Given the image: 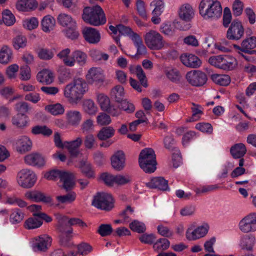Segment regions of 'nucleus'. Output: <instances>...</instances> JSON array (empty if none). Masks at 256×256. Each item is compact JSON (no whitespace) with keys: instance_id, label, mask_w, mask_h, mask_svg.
<instances>
[{"instance_id":"58836bf2","label":"nucleus","mask_w":256,"mask_h":256,"mask_svg":"<svg viewBox=\"0 0 256 256\" xmlns=\"http://www.w3.org/2000/svg\"><path fill=\"white\" fill-rule=\"evenodd\" d=\"M112 98L118 102L124 99V88L120 85L116 86L110 92Z\"/></svg>"},{"instance_id":"1a4fd4ad","label":"nucleus","mask_w":256,"mask_h":256,"mask_svg":"<svg viewBox=\"0 0 256 256\" xmlns=\"http://www.w3.org/2000/svg\"><path fill=\"white\" fill-rule=\"evenodd\" d=\"M186 78L190 84L194 86H202L208 80L207 76L204 72L197 70L188 72Z\"/></svg>"},{"instance_id":"b1692460","label":"nucleus","mask_w":256,"mask_h":256,"mask_svg":"<svg viewBox=\"0 0 256 256\" xmlns=\"http://www.w3.org/2000/svg\"><path fill=\"white\" fill-rule=\"evenodd\" d=\"M87 55L84 52L80 50L74 51L71 56V60L73 62L72 66L76 62L79 66H83L86 63Z\"/></svg>"},{"instance_id":"338daca9","label":"nucleus","mask_w":256,"mask_h":256,"mask_svg":"<svg viewBox=\"0 0 256 256\" xmlns=\"http://www.w3.org/2000/svg\"><path fill=\"white\" fill-rule=\"evenodd\" d=\"M30 109L29 104L24 102L16 103L14 106V110L18 112V114H25Z\"/></svg>"},{"instance_id":"49530a36","label":"nucleus","mask_w":256,"mask_h":256,"mask_svg":"<svg viewBox=\"0 0 256 256\" xmlns=\"http://www.w3.org/2000/svg\"><path fill=\"white\" fill-rule=\"evenodd\" d=\"M42 224V222L38 217L34 216L25 222V227L28 230L34 229L40 227Z\"/></svg>"},{"instance_id":"bb28decb","label":"nucleus","mask_w":256,"mask_h":256,"mask_svg":"<svg viewBox=\"0 0 256 256\" xmlns=\"http://www.w3.org/2000/svg\"><path fill=\"white\" fill-rule=\"evenodd\" d=\"M26 197L36 202H50L52 200L50 196H46L44 194L38 192H29L25 194Z\"/></svg>"},{"instance_id":"8fccbe9b","label":"nucleus","mask_w":256,"mask_h":256,"mask_svg":"<svg viewBox=\"0 0 256 256\" xmlns=\"http://www.w3.org/2000/svg\"><path fill=\"white\" fill-rule=\"evenodd\" d=\"M3 22L8 26H10L14 24L16 19L14 15L8 10H5L2 13Z\"/></svg>"},{"instance_id":"9d476101","label":"nucleus","mask_w":256,"mask_h":256,"mask_svg":"<svg viewBox=\"0 0 256 256\" xmlns=\"http://www.w3.org/2000/svg\"><path fill=\"white\" fill-rule=\"evenodd\" d=\"M88 82L96 86H102L105 80L104 71L100 68H90L86 76Z\"/></svg>"},{"instance_id":"ddd939ff","label":"nucleus","mask_w":256,"mask_h":256,"mask_svg":"<svg viewBox=\"0 0 256 256\" xmlns=\"http://www.w3.org/2000/svg\"><path fill=\"white\" fill-rule=\"evenodd\" d=\"M208 225L200 226L192 230L189 228L186 232V238L189 240H194L204 237L208 232Z\"/></svg>"},{"instance_id":"473e14b6","label":"nucleus","mask_w":256,"mask_h":256,"mask_svg":"<svg viewBox=\"0 0 256 256\" xmlns=\"http://www.w3.org/2000/svg\"><path fill=\"white\" fill-rule=\"evenodd\" d=\"M54 18L50 15L43 18L41 22L42 30L46 32H49L52 30L55 26Z\"/></svg>"},{"instance_id":"bf43d9fd","label":"nucleus","mask_w":256,"mask_h":256,"mask_svg":"<svg viewBox=\"0 0 256 256\" xmlns=\"http://www.w3.org/2000/svg\"><path fill=\"white\" fill-rule=\"evenodd\" d=\"M130 228L134 232L143 233L146 231L145 224L138 220H134L129 224Z\"/></svg>"},{"instance_id":"3c124183","label":"nucleus","mask_w":256,"mask_h":256,"mask_svg":"<svg viewBox=\"0 0 256 256\" xmlns=\"http://www.w3.org/2000/svg\"><path fill=\"white\" fill-rule=\"evenodd\" d=\"M80 168L82 172L88 178L94 177V172L90 163L82 161L80 162Z\"/></svg>"},{"instance_id":"6e6d98bb","label":"nucleus","mask_w":256,"mask_h":256,"mask_svg":"<svg viewBox=\"0 0 256 256\" xmlns=\"http://www.w3.org/2000/svg\"><path fill=\"white\" fill-rule=\"evenodd\" d=\"M24 218V214L19 209L14 210L10 214V220L13 224L20 223Z\"/></svg>"},{"instance_id":"79ce46f5","label":"nucleus","mask_w":256,"mask_h":256,"mask_svg":"<svg viewBox=\"0 0 256 256\" xmlns=\"http://www.w3.org/2000/svg\"><path fill=\"white\" fill-rule=\"evenodd\" d=\"M166 74L167 78L174 83H179L182 78V76L179 70L176 68H170L166 70Z\"/></svg>"},{"instance_id":"c85d7f7f","label":"nucleus","mask_w":256,"mask_h":256,"mask_svg":"<svg viewBox=\"0 0 256 256\" xmlns=\"http://www.w3.org/2000/svg\"><path fill=\"white\" fill-rule=\"evenodd\" d=\"M230 152L232 157L234 158H242L246 152L245 145L242 143H238L232 146Z\"/></svg>"},{"instance_id":"f3484780","label":"nucleus","mask_w":256,"mask_h":256,"mask_svg":"<svg viewBox=\"0 0 256 256\" xmlns=\"http://www.w3.org/2000/svg\"><path fill=\"white\" fill-rule=\"evenodd\" d=\"M82 142V138L78 137L75 140L65 142V148H66L72 157H76L80 154L79 148Z\"/></svg>"},{"instance_id":"c03bdc74","label":"nucleus","mask_w":256,"mask_h":256,"mask_svg":"<svg viewBox=\"0 0 256 256\" xmlns=\"http://www.w3.org/2000/svg\"><path fill=\"white\" fill-rule=\"evenodd\" d=\"M170 245V242L168 239L161 238L154 243L153 248L155 251L160 252L168 249Z\"/></svg>"},{"instance_id":"c756f323","label":"nucleus","mask_w":256,"mask_h":256,"mask_svg":"<svg viewBox=\"0 0 256 256\" xmlns=\"http://www.w3.org/2000/svg\"><path fill=\"white\" fill-rule=\"evenodd\" d=\"M16 144L18 151L24 153L30 150L32 142L28 136H23L18 140Z\"/></svg>"},{"instance_id":"13d9d810","label":"nucleus","mask_w":256,"mask_h":256,"mask_svg":"<svg viewBox=\"0 0 256 256\" xmlns=\"http://www.w3.org/2000/svg\"><path fill=\"white\" fill-rule=\"evenodd\" d=\"M150 6H154L152 14L154 16H160L164 8V2L161 0H156L152 1L150 4Z\"/></svg>"},{"instance_id":"f257e3e1","label":"nucleus","mask_w":256,"mask_h":256,"mask_svg":"<svg viewBox=\"0 0 256 256\" xmlns=\"http://www.w3.org/2000/svg\"><path fill=\"white\" fill-rule=\"evenodd\" d=\"M88 89V84L84 79L75 78L66 86L64 96L70 102H77L82 99Z\"/></svg>"},{"instance_id":"0eeeda50","label":"nucleus","mask_w":256,"mask_h":256,"mask_svg":"<svg viewBox=\"0 0 256 256\" xmlns=\"http://www.w3.org/2000/svg\"><path fill=\"white\" fill-rule=\"evenodd\" d=\"M36 180L35 174L28 169H23L20 171L16 176V181L22 188H29L34 184Z\"/></svg>"},{"instance_id":"a878e982","label":"nucleus","mask_w":256,"mask_h":256,"mask_svg":"<svg viewBox=\"0 0 256 256\" xmlns=\"http://www.w3.org/2000/svg\"><path fill=\"white\" fill-rule=\"evenodd\" d=\"M12 51L10 48L4 45L0 50V63L7 64L12 59Z\"/></svg>"},{"instance_id":"72a5a7b5","label":"nucleus","mask_w":256,"mask_h":256,"mask_svg":"<svg viewBox=\"0 0 256 256\" xmlns=\"http://www.w3.org/2000/svg\"><path fill=\"white\" fill-rule=\"evenodd\" d=\"M12 121V124L18 128H24L28 125V117L26 114H18Z\"/></svg>"},{"instance_id":"052dcab7","label":"nucleus","mask_w":256,"mask_h":256,"mask_svg":"<svg viewBox=\"0 0 256 256\" xmlns=\"http://www.w3.org/2000/svg\"><path fill=\"white\" fill-rule=\"evenodd\" d=\"M38 54V58L43 60H50L54 56V52L52 50L46 48H40L39 49Z\"/></svg>"},{"instance_id":"f704fd0d","label":"nucleus","mask_w":256,"mask_h":256,"mask_svg":"<svg viewBox=\"0 0 256 256\" xmlns=\"http://www.w3.org/2000/svg\"><path fill=\"white\" fill-rule=\"evenodd\" d=\"M255 241V238L253 236H244L240 240V247L242 250H251L254 244Z\"/></svg>"},{"instance_id":"a19ab883","label":"nucleus","mask_w":256,"mask_h":256,"mask_svg":"<svg viewBox=\"0 0 256 256\" xmlns=\"http://www.w3.org/2000/svg\"><path fill=\"white\" fill-rule=\"evenodd\" d=\"M32 133L34 135L42 134L44 136H50L52 131L46 126H36L32 128Z\"/></svg>"},{"instance_id":"4468645a","label":"nucleus","mask_w":256,"mask_h":256,"mask_svg":"<svg viewBox=\"0 0 256 256\" xmlns=\"http://www.w3.org/2000/svg\"><path fill=\"white\" fill-rule=\"evenodd\" d=\"M85 40L90 44H97L100 41V35L96 28L86 27L82 30Z\"/></svg>"},{"instance_id":"a211bd4d","label":"nucleus","mask_w":256,"mask_h":256,"mask_svg":"<svg viewBox=\"0 0 256 256\" xmlns=\"http://www.w3.org/2000/svg\"><path fill=\"white\" fill-rule=\"evenodd\" d=\"M194 10L188 4L182 5L178 11V16L180 18L185 22H189L194 18Z\"/></svg>"},{"instance_id":"c9c22d12","label":"nucleus","mask_w":256,"mask_h":256,"mask_svg":"<svg viewBox=\"0 0 256 256\" xmlns=\"http://www.w3.org/2000/svg\"><path fill=\"white\" fill-rule=\"evenodd\" d=\"M58 22L63 26H75L76 21L68 14H60L58 17Z\"/></svg>"},{"instance_id":"4c0bfd02","label":"nucleus","mask_w":256,"mask_h":256,"mask_svg":"<svg viewBox=\"0 0 256 256\" xmlns=\"http://www.w3.org/2000/svg\"><path fill=\"white\" fill-rule=\"evenodd\" d=\"M132 41L136 48V55H143L146 54V48L142 40L139 35H136L133 36Z\"/></svg>"},{"instance_id":"ea45409f","label":"nucleus","mask_w":256,"mask_h":256,"mask_svg":"<svg viewBox=\"0 0 256 256\" xmlns=\"http://www.w3.org/2000/svg\"><path fill=\"white\" fill-rule=\"evenodd\" d=\"M114 129L112 126L102 128L98 134V138L100 140H106L114 136Z\"/></svg>"},{"instance_id":"aec40b11","label":"nucleus","mask_w":256,"mask_h":256,"mask_svg":"<svg viewBox=\"0 0 256 256\" xmlns=\"http://www.w3.org/2000/svg\"><path fill=\"white\" fill-rule=\"evenodd\" d=\"M25 162L30 165L38 166H43L45 164V160L42 154L32 153L24 157Z\"/></svg>"},{"instance_id":"39448f33","label":"nucleus","mask_w":256,"mask_h":256,"mask_svg":"<svg viewBox=\"0 0 256 256\" xmlns=\"http://www.w3.org/2000/svg\"><path fill=\"white\" fill-rule=\"evenodd\" d=\"M92 205L97 208L108 212L114 208V200L110 194L98 192L94 196Z\"/></svg>"},{"instance_id":"6e6552de","label":"nucleus","mask_w":256,"mask_h":256,"mask_svg":"<svg viewBox=\"0 0 256 256\" xmlns=\"http://www.w3.org/2000/svg\"><path fill=\"white\" fill-rule=\"evenodd\" d=\"M244 35V28L242 22L238 20H234L227 30L226 37L231 40H238Z\"/></svg>"},{"instance_id":"e2e57ef3","label":"nucleus","mask_w":256,"mask_h":256,"mask_svg":"<svg viewBox=\"0 0 256 256\" xmlns=\"http://www.w3.org/2000/svg\"><path fill=\"white\" fill-rule=\"evenodd\" d=\"M112 230V228L110 224H102L99 226L97 232L102 236H106L111 234Z\"/></svg>"},{"instance_id":"2f4dec72","label":"nucleus","mask_w":256,"mask_h":256,"mask_svg":"<svg viewBox=\"0 0 256 256\" xmlns=\"http://www.w3.org/2000/svg\"><path fill=\"white\" fill-rule=\"evenodd\" d=\"M256 47V38L252 36L248 38H246L242 42L241 50L243 52L252 54L254 50H251Z\"/></svg>"},{"instance_id":"20e7f679","label":"nucleus","mask_w":256,"mask_h":256,"mask_svg":"<svg viewBox=\"0 0 256 256\" xmlns=\"http://www.w3.org/2000/svg\"><path fill=\"white\" fill-rule=\"evenodd\" d=\"M44 178L50 180H56L59 178L63 184L62 188L66 191L71 190L74 186V176L69 172L53 170L46 172Z\"/></svg>"},{"instance_id":"f8f14e48","label":"nucleus","mask_w":256,"mask_h":256,"mask_svg":"<svg viewBox=\"0 0 256 256\" xmlns=\"http://www.w3.org/2000/svg\"><path fill=\"white\" fill-rule=\"evenodd\" d=\"M240 229L244 232L256 230V214H250L243 218L239 224Z\"/></svg>"},{"instance_id":"7c9ffc66","label":"nucleus","mask_w":256,"mask_h":256,"mask_svg":"<svg viewBox=\"0 0 256 256\" xmlns=\"http://www.w3.org/2000/svg\"><path fill=\"white\" fill-rule=\"evenodd\" d=\"M68 217L66 216H60L58 218V230L62 234H70L72 232V228L67 222Z\"/></svg>"},{"instance_id":"423d86ee","label":"nucleus","mask_w":256,"mask_h":256,"mask_svg":"<svg viewBox=\"0 0 256 256\" xmlns=\"http://www.w3.org/2000/svg\"><path fill=\"white\" fill-rule=\"evenodd\" d=\"M144 41L150 50H160L164 44L162 36L158 32L150 30L144 36Z\"/></svg>"},{"instance_id":"7ed1b4c3","label":"nucleus","mask_w":256,"mask_h":256,"mask_svg":"<svg viewBox=\"0 0 256 256\" xmlns=\"http://www.w3.org/2000/svg\"><path fill=\"white\" fill-rule=\"evenodd\" d=\"M82 18L85 22L94 26L103 25L106 22L104 11L98 5L84 8Z\"/></svg>"},{"instance_id":"864d4df0","label":"nucleus","mask_w":256,"mask_h":256,"mask_svg":"<svg viewBox=\"0 0 256 256\" xmlns=\"http://www.w3.org/2000/svg\"><path fill=\"white\" fill-rule=\"evenodd\" d=\"M76 198V194L70 192L66 195L59 196L56 197L57 200L62 204H70L74 202Z\"/></svg>"},{"instance_id":"774afa93","label":"nucleus","mask_w":256,"mask_h":256,"mask_svg":"<svg viewBox=\"0 0 256 256\" xmlns=\"http://www.w3.org/2000/svg\"><path fill=\"white\" fill-rule=\"evenodd\" d=\"M136 76L138 78L140 82V84L144 88H146L148 86L147 80L146 79V76L145 74L142 70L140 66H137L136 68Z\"/></svg>"},{"instance_id":"f03ea898","label":"nucleus","mask_w":256,"mask_h":256,"mask_svg":"<svg viewBox=\"0 0 256 256\" xmlns=\"http://www.w3.org/2000/svg\"><path fill=\"white\" fill-rule=\"evenodd\" d=\"M199 12L204 19L217 20L222 14V6L218 0H202Z\"/></svg>"},{"instance_id":"9b49d317","label":"nucleus","mask_w":256,"mask_h":256,"mask_svg":"<svg viewBox=\"0 0 256 256\" xmlns=\"http://www.w3.org/2000/svg\"><path fill=\"white\" fill-rule=\"evenodd\" d=\"M52 238L46 234H42L36 237L32 244V248L34 252H46L52 244Z\"/></svg>"},{"instance_id":"603ef678","label":"nucleus","mask_w":256,"mask_h":256,"mask_svg":"<svg viewBox=\"0 0 256 256\" xmlns=\"http://www.w3.org/2000/svg\"><path fill=\"white\" fill-rule=\"evenodd\" d=\"M45 110L53 115H58L64 112V108L60 104L46 106Z\"/></svg>"},{"instance_id":"0e129e2a","label":"nucleus","mask_w":256,"mask_h":256,"mask_svg":"<svg viewBox=\"0 0 256 256\" xmlns=\"http://www.w3.org/2000/svg\"><path fill=\"white\" fill-rule=\"evenodd\" d=\"M140 168L146 173L154 172L156 170V161L154 162H139Z\"/></svg>"},{"instance_id":"6ab92c4d","label":"nucleus","mask_w":256,"mask_h":256,"mask_svg":"<svg viewBox=\"0 0 256 256\" xmlns=\"http://www.w3.org/2000/svg\"><path fill=\"white\" fill-rule=\"evenodd\" d=\"M180 60L184 65L192 68H198L202 64L200 60L196 56L192 54L188 56L182 55L180 57Z\"/></svg>"},{"instance_id":"4d7b16f0","label":"nucleus","mask_w":256,"mask_h":256,"mask_svg":"<svg viewBox=\"0 0 256 256\" xmlns=\"http://www.w3.org/2000/svg\"><path fill=\"white\" fill-rule=\"evenodd\" d=\"M97 100L102 110H107L110 105V100L108 96L103 94H99L97 95Z\"/></svg>"},{"instance_id":"e433bc0d","label":"nucleus","mask_w":256,"mask_h":256,"mask_svg":"<svg viewBox=\"0 0 256 256\" xmlns=\"http://www.w3.org/2000/svg\"><path fill=\"white\" fill-rule=\"evenodd\" d=\"M211 79L216 84L222 86H226L230 82V76L226 74H213Z\"/></svg>"},{"instance_id":"5fc2aeb1","label":"nucleus","mask_w":256,"mask_h":256,"mask_svg":"<svg viewBox=\"0 0 256 256\" xmlns=\"http://www.w3.org/2000/svg\"><path fill=\"white\" fill-rule=\"evenodd\" d=\"M118 32L121 35L128 36L132 40L133 36L138 34L132 31L131 28L123 24H118Z\"/></svg>"},{"instance_id":"5701e85b","label":"nucleus","mask_w":256,"mask_h":256,"mask_svg":"<svg viewBox=\"0 0 256 256\" xmlns=\"http://www.w3.org/2000/svg\"><path fill=\"white\" fill-rule=\"evenodd\" d=\"M66 115L68 124L72 126H78L82 118V114L78 110H69L66 112Z\"/></svg>"},{"instance_id":"412c9836","label":"nucleus","mask_w":256,"mask_h":256,"mask_svg":"<svg viewBox=\"0 0 256 256\" xmlns=\"http://www.w3.org/2000/svg\"><path fill=\"white\" fill-rule=\"evenodd\" d=\"M156 161V156L154 151L151 148H146L142 150L139 155L138 162H154Z\"/></svg>"},{"instance_id":"de8ad7c7","label":"nucleus","mask_w":256,"mask_h":256,"mask_svg":"<svg viewBox=\"0 0 256 256\" xmlns=\"http://www.w3.org/2000/svg\"><path fill=\"white\" fill-rule=\"evenodd\" d=\"M83 108L84 112L90 115H94L97 112V107L91 100H86L84 102Z\"/></svg>"},{"instance_id":"393cba45","label":"nucleus","mask_w":256,"mask_h":256,"mask_svg":"<svg viewBox=\"0 0 256 256\" xmlns=\"http://www.w3.org/2000/svg\"><path fill=\"white\" fill-rule=\"evenodd\" d=\"M36 79L41 83L50 84L54 81V75L51 71L44 69L38 72Z\"/></svg>"},{"instance_id":"dca6fc26","label":"nucleus","mask_w":256,"mask_h":256,"mask_svg":"<svg viewBox=\"0 0 256 256\" xmlns=\"http://www.w3.org/2000/svg\"><path fill=\"white\" fill-rule=\"evenodd\" d=\"M146 186L150 188H158L163 191L169 190L168 180L160 176L153 178L146 183Z\"/></svg>"},{"instance_id":"09e8293b","label":"nucleus","mask_w":256,"mask_h":256,"mask_svg":"<svg viewBox=\"0 0 256 256\" xmlns=\"http://www.w3.org/2000/svg\"><path fill=\"white\" fill-rule=\"evenodd\" d=\"M160 31L162 33L168 36H173L176 32L175 26L170 22L162 24L160 27Z\"/></svg>"},{"instance_id":"cd10ccee","label":"nucleus","mask_w":256,"mask_h":256,"mask_svg":"<svg viewBox=\"0 0 256 256\" xmlns=\"http://www.w3.org/2000/svg\"><path fill=\"white\" fill-rule=\"evenodd\" d=\"M236 65V59L229 56H222L220 69L224 70H232Z\"/></svg>"},{"instance_id":"a18cd8bd","label":"nucleus","mask_w":256,"mask_h":256,"mask_svg":"<svg viewBox=\"0 0 256 256\" xmlns=\"http://www.w3.org/2000/svg\"><path fill=\"white\" fill-rule=\"evenodd\" d=\"M192 106L191 108V110L192 114V116L187 120V122H192L198 120L200 118V116L203 114L201 106L196 104L194 102H192Z\"/></svg>"},{"instance_id":"4be33fe9","label":"nucleus","mask_w":256,"mask_h":256,"mask_svg":"<svg viewBox=\"0 0 256 256\" xmlns=\"http://www.w3.org/2000/svg\"><path fill=\"white\" fill-rule=\"evenodd\" d=\"M38 3L35 0H18L16 4V8L20 11H29L37 8Z\"/></svg>"},{"instance_id":"69168bd1","label":"nucleus","mask_w":256,"mask_h":256,"mask_svg":"<svg viewBox=\"0 0 256 256\" xmlns=\"http://www.w3.org/2000/svg\"><path fill=\"white\" fill-rule=\"evenodd\" d=\"M111 122L110 116L104 112H100L96 118V122L100 126L108 125Z\"/></svg>"},{"instance_id":"37998d69","label":"nucleus","mask_w":256,"mask_h":256,"mask_svg":"<svg viewBox=\"0 0 256 256\" xmlns=\"http://www.w3.org/2000/svg\"><path fill=\"white\" fill-rule=\"evenodd\" d=\"M70 52V50L68 48H66L58 52L57 54V56L62 60L66 66L72 67L73 62L71 60V57L68 58Z\"/></svg>"},{"instance_id":"2eb2a0df","label":"nucleus","mask_w":256,"mask_h":256,"mask_svg":"<svg viewBox=\"0 0 256 256\" xmlns=\"http://www.w3.org/2000/svg\"><path fill=\"white\" fill-rule=\"evenodd\" d=\"M125 154L123 151L118 150L112 156V168L116 170H121L125 166Z\"/></svg>"},{"instance_id":"680f3d73","label":"nucleus","mask_w":256,"mask_h":256,"mask_svg":"<svg viewBox=\"0 0 256 256\" xmlns=\"http://www.w3.org/2000/svg\"><path fill=\"white\" fill-rule=\"evenodd\" d=\"M26 45V38L24 36L19 35L13 40V46L16 50L22 48Z\"/></svg>"}]
</instances>
